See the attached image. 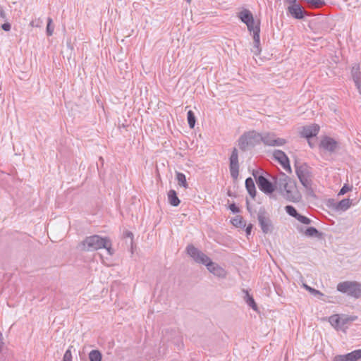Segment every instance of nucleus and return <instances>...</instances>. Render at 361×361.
Wrapping results in <instances>:
<instances>
[{"label":"nucleus","mask_w":361,"mask_h":361,"mask_svg":"<svg viewBox=\"0 0 361 361\" xmlns=\"http://www.w3.org/2000/svg\"><path fill=\"white\" fill-rule=\"evenodd\" d=\"M257 220L263 233L267 234L273 231L274 225L265 208H259L257 214Z\"/></svg>","instance_id":"nucleus-8"},{"label":"nucleus","mask_w":361,"mask_h":361,"mask_svg":"<svg viewBox=\"0 0 361 361\" xmlns=\"http://www.w3.org/2000/svg\"><path fill=\"white\" fill-rule=\"evenodd\" d=\"M287 10L290 15L297 20H302L306 15H307V13L302 8V6L298 4L290 5Z\"/></svg>","instance_id":"nucleus-14"},{"label":"nucleus","mask_w":361,"mask_h":361,"mask_svg":"<svg viewBox=\"0 0 361 361\" xmlns=\"http://www.w3.org/2000/svg\"><path fill=\"white\" fill-rule=\"evenodd\" d=\"M352 190V186H349L348 184H344L343 186L341 188L340 191L338 192V195H343L348 191Z\"/></svg>","instance_id":"nucleus-37"},{"label":"nucleus","mask_w":361,"mask_h":361,"mask_svg":"<svg viewBox=\"0 0 361 361\" xmlns=\"http://www.w3.org/2000/svg\"><path fill=\"white\" fill-rule=\"evenodd\" d=\"M260 20H258L256 23V27L255 30L253 32V42H256V43L258 42V41H260Z\"/></svg>","instance_id":"nucleus-30"},{"label":"nucleus","mask_w":361,"mask_h":361,"mask_svg":"<svg viewBox=\"0 0 361 361\" xmlns=\"http://www.w3.org/2000/svg\"><path fill=\"white\" fill-rule=\"evenodd\" d=\"M296 175L301 184L306 189L307 195L316 197L313 188H312V181L311 180L312 173L309 166L306 163L299 164L297 161L295 162Z\"/></svg>","instance_id":"nucleus-4"},{"label":"nucleus","mask_w":361,"mask_h":361,"mask_svg":"<svg viewBox=\"0 0 361 361\" xmlns=\"http://www.w3.org/2000/svg\"><path fill=\"white\" fill-rule=\"evenodd\" d=\"M319 147V148L332 154L335 153L339 148V145L334 138L329 136H324L320 141Z\"/></svg>","instance_id":"nucleus-10"},{"label":"nucleus","mask_w":361,"mask_h":361,"mask_svg":"<svg viewBox=\"0 0 361 361\" xmlns=\"http://www.w3.org/2000/svg\"><path fill=\"white\" fill-rule=\"evenodd\" d=\"M103 248L106 249L107 252L110 255H113L114 253V250L112 248V243L111 239L108 237L107 239H106L105 245L103 246Z\"/></svg>","instance_id":"nucleus-31"},{"label":"nucleus","mask_w":361,"mask_h":361,"mask_svg":"<svg viewBox=\"0 0 361 361\" xmlns=\"http://www.w3.org/2000/svg\"><path fill=\"white\" fill-rule=\"evenodd\" d=\"M176 178L178 180V183L180 186L183 187L185 188H188V184L187 183L185 174H183V173H180V172H177L176 173Z\"/></svg>","instance_id":"nucleus-26"},{"label":"nucleus","mask_w":361,"mask_h":361,"mask_svg":"<svg viewBox=\"0 0 361 361\" xmlns=\"http://www.w3.org/2000/svg\"><path fill=\"white\" fill-rule=\"evenodd\" d=\"M229 209L233 213L237 214L240 212V209L236 206L235 203H232L229 205Z\"/></svg>","instance_id":"nucleus-40"},{"label":"nucleus","mask_w":361,"mask_h":361,"mask_svg":"<svg viewBox=\"0 0 361 361\" xmlns=\"http://www.w3.org/2000/svg\"><path fill=\"white\" fill-rule=\"evenodd\" d=\"M284 1L289 4L290 5H295L297 4V0H284Z\"/></svg>","instance_id":"nucleus-47"},{"label":"nucleus","mask_w":361,"mask_h":361,"mask_svg":"<svg viewBox=\"0 0 361 361\" xmlns=\"http://www.w3.org/2000/svg\"><path fill=\"white\" fill-rule=\"evenodd\" d=\"M123 237L126 238H130V243H133V234L130 231H126L123 232Z\"/></svg>","instance_id":"nucleus-41"},{"label":"nucleus","mask_w":361,"mask_h":361,"mask_svg":"<svg viewBox=\"0 0 361 361\" xmlns=\"http://www.w3.org/2000/svg\"><path fill=\"white\" fill-rule=\"evenodd\" d=\"M361 359V349L355 350L345 355H336L333 361H357Z\"/></svg>","instance_id":"nucleus-13"},{"label":"nucleus","mask_w":361,"mask_h":361,"mask_svg":"<svg viewBox=\"0 0 361 361\" xmlns=\"http://www.w3.org/2000/svg\"><path fill=\"white\" fill-rule=\"evenodd\" d=\"M246 206H247V211L251 213L252 212V208L250 205V202L248 200V199H246Z\"/></svg>","instance_id":"nucleus-46"},{"label":"nucleus","mask_w":361,"mask_h":361,"mask_svg":"<svg viewBox=\"0 0 361 361\" xmlns=\"http://www.w3.org/2000/svg\"><path fill=\"white\" fill-rule=\"evenodd\" d=\"M262 141V134L255 130L244 132L238 139V146L241 152L252 149Z\"/></svg>","instance_id":"nucleus-3"},{"label":"nucleus","mask_w":361,"mask_h":361,"mask_svg":"<svg viewBox=\"0 0 361 361\" xmlns=\"http://www.w3.org/2000/svg\"><path fill=\"white\" fill-rule=\"evenodd\" d=\"M187 118H188V123L189 127L190 128H193L195 125L196 118H195V114L193 113L192 111L190 110L188 111Z\"/></svg>","instance_id":"nucleus-29"},{"label":"nucleus","mask_w":361,"mask_h":361,"mask_svg":"<svg viewBox=\"0 0 361 361\" xmlns=\"http://www.w3.org/2000/svg\"><path fill=\"white\" fill-rule=\"evenodd\" d=\"M227 195L229 197H235V195L230 190H228Z\"/></svg>","instance_id":"nucleus-48"},{"label":"nucleus","mask_w":361,"mask_h":361,"mask_svg":"<svg viewBox=\"0 0 361 361\" xmlns=\"http://www.w3.org/2000/svg\"><path fill=\"white\" fill-rule=\"evenodd\" d=\"M245 233H246V235L247 237L248 238L249 235L251 234V232H252V228H253V225L252 224H249L247 226H245Z\"/></svg>","instance_id":"nucleus-44"},{"label":"nucleus","mask_w":361,"mask_h":361,"mask_svg":"<svg viewBox=\"0 0 361 361\" xmlns=\"http://www.w3.org/2000/svg\"><path fill=\"white\" fill-rule=\"evenodd\" d=\"M252 51L256 56H257L260 54V52H261L260 41H258L257 43H256V42H253V48L252 49Z\"/></svg>","instance_id":"nucleus-35"},{"label":"nucleus","mask_w":361,"mask_h":361,"mask_svg":"<svg viewBox=\"0 0 361 361\" xmlns=\"http://www.w3.org/2000/svg\"><path fill=\"white\" fill-rule=\"evenodd\" d=\"M357 316H348L343 314L341 317V329L340 330L345 331L344 329H343V326L350 322H354L357 319Z\"/></svg>","instance_id":"nucleus-24"},{"label":"nucleus","mask_w":361,"mask_h":361,"mask_svg":"<svg viewBox=\"0 0 361 361\" xmlns=\"http://www.w3.org/2000/svg\"><path fill=\"white\" fill-rule=\"evenodd\" d=\"M308 140V144H309L310 147L311 148H313L314 147V144H312L310 140Z\"/></svg>","instance_id":"nucleus-49"},{"label":"nucleus","mask_w":361,"mask_h":361,"mask_svg":"<svg viewBox=\"0 0 361 361\" xmlns=\"http://www.w3.org/2000/svg\"><path fill=\"white\" fill-rule=\"evenodd\" d=\"M273 155L275 160H276L286 171L289 173L292 172L289 159L284 152L276 149L274 152Z\"/></svg>","instance_id":"nucleus-11"},{"label":"nucleus","mask_w":361,"mask_h":361,"mask_svg":"<svg viewBox=\"0 0 361 361\" xmlns=\"http://www.w3.org/2000/svg\"><path fill=\"white\" fill-rule=\"evenodd\" d=\"M252 176H254L256 183L259 189L266 195H271L276 189V178H274V183L271 182L267 178L263 175H259L257 171H253Z\"/></svg>","instance_id":"nucleus-7"},{"label":"nucleus","mask_w":361,"mask_h":361,"mask_svg":"<svg viewBox=\"0 0 361 361\" xmlns=\"http://www.w3.org/2000/svg\"><path fill=\"white\" fill-rule=\"evenodd\" d=\"M186 253L198 264H204L209 272L219 278L226 276V270L212 260L192 244H189L186 247Z\"/></svg>","instance_id":"nucleus-1"},{"label":"nucleus","mask_w":361,"mask_h":361,"mask_svg":"<svg viewBox=\"0 0 361 361\" xmlns=\"http://www.w3.org/2000/svg\"><path fill=\"white\" fill-rule=\"evenodd\" d=\"M297 220L298 221H300V223L303 224H306V225H309L312 223V220L305 216H303L302 214H300V215L298 216Z\"/></svg>","instance_id":"nucleus-34"},{"label":"nucleus","mask_w":361,"mask_h":361,"mask_svg":"<svg viewBox=\"0 0 361 361\" xmlns=\"http://www.w3.org/2000/svg\"><path fill=\"white\" fill-rule=\"evenodd\" d=\"M275 139L274 134H267L265 135H262V141L265 145L273 146V143Z\"/></svg>","instance_id":"nucleus-27"},{"label":"nucleus","mask_w":361,"mask_h":361,"mask_svg":"<svg viewBox=\"0 0 361 361\" xmlns=\"http://www.w3.org/2000/svg\"><path fill=\"white\" fill-rule=\"evenodd\" d=\"M304 234L308 237H315L319 239L322 238L323 233L318 231L315 227H308L304 232Z\"/></svg>","instance_id":"nucleus-20"},{"label":"nucleus","mask_w":361,"mask_h":361,"mask_svg":"<svg viewBox=\"0 0 361 361\" xmlns=\"http://www.w3.org/2000/svg\"><path fill=\"white\" fill-rule=\"evenodd\" d=\"M1 28L6 32H8L11 29V25L10 23L5 21V23L1 25Z\"/></svg>","instance_id":"nucleus-42"},{"label":"nucleus","mask_w":361,"mask_h":361,"mask_svg":"<svg viewBox=\"0 0 361 361\" xmlns=\"http://www.w3.org/2000/svg\"><path fill=\"white\" fill-rule=\"evenodd\" d=\"M167 195L168 201L171 206L178 207L179 205L180 201L177 195L176 192L174 190H170Z\"/></svg>","instance_id":"nucleus-19"},{"label":"nucleus","mask_w":361,"mask_h":361,"mask_svg":"<svg viewBox=\"0 0 361 361\" xmlns=\"http://www.w3.org/2000/svg\"><path fill=\"white\" fill-rule=\"evenodd\" d=\"M231 223L237 228H243L246 226V223L242 216L237 215L231 220Z\"/></svg>","instance_id":"nucleus-22"},{"label":"nucleus","mask_w":361,"mask_h":361,"mask_svg":"<svg viewBox=\"0 0 361 361\" xmlns=\"http://www.w3.org/2000/svg\"><path fill=\"white\" fill-rule=\"evenodd\" d=\"M3 345H4V342H3L2 334H1V333L0 332V353H1V351H2Z\"/></svg>","instance_id":"nucleus-45"},{"label":"nucleus","mask_w":361,"mask_h":361,"mask_svg":"<svg viewBox=\"0 0 361 361\" xmlns=\"http://www.w3.org/2000/svg\"><path fill=\"white\" fill-rule=\"evenodd\" d=\"M73 346H70L69 348L65 352L62 361H72V353L71 348Z\"/></svg>","instance_id":"nucleus-36"},{"label":"nucleus","mask_w":361,"mask_h":361,"mask_svg":"<svg viewBox=\"0 0 361 361\" xmlns=\"http://www.w3.org/2000/svg\"><path fill=\"white\" fill-rule=\"evenodd\" d=\"M108 237H102L99 235L87 236L80 242L76 249L80 252H94L103 248L106 239Z\"/></svg>","instance_id":"nucleus-5"},{"label":"nucleus","mask_w":361,"mask_h":361,"mask_svg":"<svg viewBox=\"0 0 361 361\" xmlns=\"http://www.w3.org/2000/svg\"><path fill=\"white\" fill-rule=\"evenodd\" d=\"M46 32L48 36H51L54 32V26L52 25V19L51 18H48L47 19Z\"/></svg>","instance_id":"nucleus-32"},{"label":"nucleus","mask_w":361,"mask_h":361,"mask_svg":"<svg viewBox=\"0 0 361 361\" xmlns=\"http://www.w3.org/2000/svg\"><path fill=\"white\" fill-rule=\"evenodd\" d=\"M337 290L355 299L361 298V283L355 281H345L337 285Z\"/></svg>","instance_id":"nucleus-6"},{"label":"nucleus","mask_w":361,"mask_h":361,"mask_svg":"<svg viewBox=\"0 0 361 361\" xmlns=\"http://www.w3.org/2000/svg\"><path fill=\"white\" fill-rule=\"evenodd\" d=\"M243 291L245 293V295L244 297V299L247 304L252 308V310L257 311V305L253 298V297L249 294L247 290H243Z\"/></svg>","instance_id":"nucleus-23"},{"label":"nucleus","mask_w":361,"mask_h":361,"mask_svg":"<svg viewBox=\"0 0 361 361\" xmlns=\"http://www.w3.org/2000/svg\"><path fill=\"white\" fill-rule=\"evenodd\" d=\"M285 210L289 216L294 217L296 219L300 215L296 209L292 205H286L285 207Z\"/></svg>","instance_id":"nucleus-28"},{"label":"nucleus","mask_w":361,"mask_h":361,"mask_svg":"<svg viewBox=\"0 0 361 361\" xmlns=\"http://www.w3.org/2000/svg\"><path fill=\"white\" fill-rule=\"evenodd\" d=\"M273 142V146H281L286 142V140L283 138H275Z\"/></svg>","instance_id":"nucleus-39"},{"label":"nucleus","mask_w":361,"mask_h":361,"mask_svg":"<svg viewBox=\"0 0 361 361\" xmlns=\"http://www.w3.org/2000/svg\"><path fill=\"white\" fill-rule=\"evenodd\" d=\"M245 184L246 190L249 195L251 196L252 198H255L257 194V191L252 178L251 177L247 178Z\"/></svg>","instance_id":"nucleus-17"},{"label":"nucleus","mask_w":361,"mask_h":361,"mask_svg":"<svg viewBox=\"0 0 361 361\" xmlns=\"http://www.w3.org/2000/svg\"><path fill=\"white\" fill-rule=\"evenodd\" d=\"M187 1H188V2H190V0H187Z\"/></svg>","instance_id":"nucleus-50"},{"label":"nucleus","mask_w":361,"mask_h":361,"mask_svg":"<svg viewBox=\"0 0 361 361\" xmlns=\"http://www.w3.org/2000/svg\"><path fill=\"white\" fill-rule=\"evenodd\" d=\"M329 206L336 211H346L352 204V200L345 198L339 202H336L334 199L329 200Z\"/></svg>","instance_id":"nucleus-12"},{"label":"nucleus","mask_w":361,"mask_h":361,"mask_svg":"<svg viewBox=\"0 0 361 361\" xmlns=\"http://www.w3.org/2000/svg\"><path fill=\"white\" fill-rule=\"evenodd\" d=\"M256 23H257V21H255V20H251L247 23H245V25H247V30L250 31V32H253L255 30V27H256Z\"/></svg>","instance_id":"nucleus-38"},{"label":"nucleus","mask_w":361,"mask_h":361,"mask_svg":"<svg viewBox=\"0 0 361 361\" xmlns=\"http://www.w3.org/2000/svg\"><path fill=\"white\" fill-rule=\"evenodd\" d=\"M319 131V126L317 124H313L311 126H306L302 127V130L300 132L301 136L310 140V138L315 137Z\"/></svg>","instance_id":"nucleus-15"},{"label":"nucleus","mask_w":361,"mask_h":361,"mask_svg":"<svg viewBox=\"0 0 361 361\" xmlns=\"http://www.w3.org/2000/svg\"><path fill=\"white\" fill-rule=\"evenodd\" d=\"M329 322L336 329L340 330L341 329V317L339 314H333L328 318Z\"/></svg>","instance_id":"nucleus-21"},{"label":"nucleus","mask_w":361,"mask_h":361,"mask_svg":"<svg viewBox=\"0 0 361 361\" xmlns=\"http://www.w3.org/2000/svg\"><path fill=\"white\" fill-rule=\"evenodd\" d=\"M276 185L279 192L288 201L299 202L301 200L302 196L297 188L295 180L283 172H281L279 178H276Z\"/></svg>","instance_id":"nucleus-2"},{"label":"nucleus","mask_w":361,"mask_h":361,"mask_svg":"<svg viewBox=\"0 0 361 361\" xmlns=\"http://www.w3.org/2000/svg\"><path fill=\"white\" fill-rule=\"evenodd\" d=\"M351 74H352V77L353 78L354 82L355 84V86L357 87L360 93L361 94V79H360L361 73L360 71L359 66L356 65L352 68Z\"/></svg>","instance_id":"nucleus-16"},{"label":"nucleus","mask_w":361,"mask_h":361,"mask_svg":"<svg viewBox=\"0 0 361 361\" xmlns=\"http://www.w3.org/2000/svg\"><path fill=\"white\" fill-rule=\"evenodd\" d=\"M238 17L243 23H247L251 20H255L252 12L248 9H243L238 13Z\"/></svg>","instance_id":"nucleus-18"},{"label":"nucleus","mask_w":361,"mask_h":361,"mask_svg":"<svg viewBox=\"0 0 361 361\" xmlns=\"http://www.w3.org/2000/svg\"><path fill=\"white\" fill-rule=\"evenodd\" d=\"M229 170L231 176L237 179L239 175L238 152L236 147H233L229 157Z\"/></svg>","instance_id":"nucleus-9"},{"label":"nucleus","mask_w":361,"mask_h":361,"mask_svg":"<svg viewBox=\"0 0 361 361\" xmlns=\"http://www.w3.org/2000/svg\"><path fill=\"white\" fill-rule=\"evenodd\" d=\"M102 354L99 350H92L89 353L90 361H102Z\"/></svg>","instance_id":"nucleus-25"},{"label":"nucleus","mask_w":361,"mask_h":361,"mask_svg":"<svg viewBox=\"0 0 361 361\" xmlns=\"http://www.w3.org/2000/svg\"><path fill=\"white\" fill-rule=\"evenodd\" d=\"M0 18L3 19L4 21H7L8 20L6 17V13L1 6H0Z\"/></svg>","instance_id":"nucleus-43"},{"label":"nucleus","mask_w":361,"mask_h":361,"mask_svg":"<svg viewBox=\"0 0 361 361\" xmlns=\"http://www.w3.org/2000/svg\"><path fill=\"white\" fill-rule=\"evenodd\" d=\"M304 287L307 290H308L310 293H312L314 295H320V296L324 295V294L322 293H321L319 290H316V289L307 286V284H304Z\"/></svg>","instance_id":"nucleus-33"}]
</instances>
